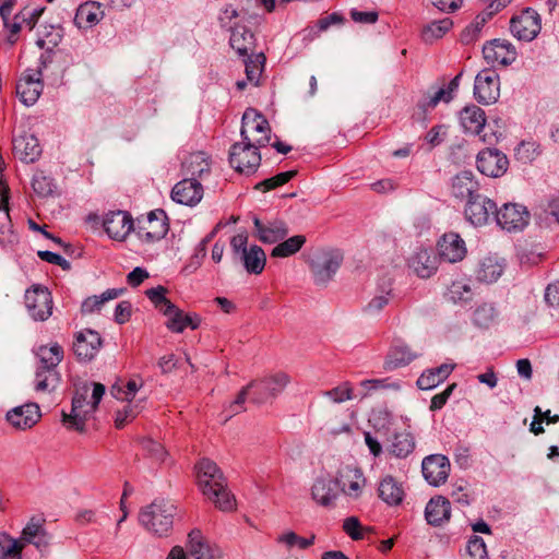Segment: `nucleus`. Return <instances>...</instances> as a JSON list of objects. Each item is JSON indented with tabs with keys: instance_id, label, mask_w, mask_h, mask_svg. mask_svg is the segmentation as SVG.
Returning <instances> with one entry per match:
<instances>
[{
	"instance_id": "1",
	"label": "nucleus",
	"mask_w": 559,
	"mask_h": 559,
	"mask_svg": "<svg viewBox=\"0 0 559 559\" xmlns=\"http://www.w3.org/2000/svg\"><path fill=\"white\" fill-rule=\"evenodd\" d=\"M197 485L202 495L224 512L236 508V498L228 489L226 477L217 464L202 459L197 465Z\"/></svg>"
},
{
	"instance_id": "2",
	"label": "nucleus",
	"mask_w": 559,
	"mask_h": 559,
	"mask_svg": "<svg viewBox=\"0 0 559 559\" xmlns=\"http://www.w3.org/2000/svg\"><path fill=\"white\" fill-rule=\"evenodd\" d=\"M93 392L88 400L90 385L83 384L75 391L72 399L71 413H62V420L69 429L84 431L86 420L95 413L105 394V385L98 382L92 383Z\"/></svg>"
},
{
	"instance_id": "3",
	"label": "nucleus",
	"mask_w": 559,
	"mask_h": 559,
	"mask_svg": "<svg viewBox=\"0 0 559 559\" xmlns=\"http://www.w3.org/2000/svg\"><path fill=\"white\" fill-rule=\"evenodd\" d=\"M141 377H132L127 381L119 380L110 388V394L118 401L128 402L122 409L117 411L115 426L124 427L132 421L143 409L145 399L134 401L136 393L143 386Z\"/></svg>"
},
{
	"instance_id": "4",
	"label": "nucleus",
	"mask_w": 559,
	"mask_h": 559,
	"mask_svg": "<svg viewBox=\"0 0 559 559\" xmlns=\"http://www.w3.org/2000/svg\"><path fill=\"white\" fill-rule=\"evenodd\" d=\"M271 134L272 129L266 118L257 109L247 108L241 119V141L261 148L270 143Z\"/></svg>"
},
{
	"instance_id": "5",
	"label": "nucleus",
	"mask_w": 559,
	"mask_h": 559,
	"mask_svg": "<svg viewBox=\"0 0 559 559\" xmlns=\"http://www.w3.org/2000/svg\"><path fill=\"white\" fill-rule=\"evenodd\" d=\"M334 484L340 493L357 500L362 496L367 479L361 468L356 464H342L335 473Z\"/></svg>"
},
{
	"instance_id": "6",
	"label": "nucleus",
	"mask_w": 559,
	"mask_h": 559,
	"mask_svg": "<svg viewBox=\"0 0 559 559\" xmlns=\"http://www.w3.org/2000/svg\"><path fill=\"white\" fill-rule=\"evenodd\" d=\"M289 382L290 377L285 372H277L251 381L249 383V388H252L251 402L254 404H263L270 399L276 397L285 390Z\"/></svg>"
},
{
	"instance_id": "7",
	"label": "nucleus",
	"mask_w": 559,
	"mask_h": 559,
	"mask_svg": "<svg viewBox=\"0 0 559 559\" xmlns=\"http://www.w3.org/2000/svg\"><path fill=\"white\" fill-rule=\"evenodd\" d=\"M229 164L240 174H253L261 164L260 148L247 142H236L229 150Z\"/></svg>"
},
{
	"instance_id": "8",
	"label": "nucleus",
	"mask_w": 559,
	"mask_h": 559,
	"mask_svg": "<svg viewBox=\"0 0 559 559\" xmlns=\"http://www.w3.org/2000/svg\"><path fill=\"white\" fill-rule=\"evenodd\" d=\"M343 257L338 251L322 250L311 258L310 270L317 285H326L340 269Z\"/></svg>"
},
{
	"instance_id": "9",
	"label": "nucleus",
	"mask_w": 559,
	"mask_h": 559,
	"mask_svg": "<svg viewBox=\"0 0 559 559\" xmlns=\"http://www.w3.org/2000/svg\"><path fill=\"white\" fill-rule=\"evenodd\" d=\"M138 520L140 524H173L181 521V515L171 501L156 499L140 510Z\"/></svg>"
},
{
	"instance_id": "10",
	"label": "nucleus",
	"mask_w": 559,
	"mask_h": 559,
	"mask_svg": "<svg viewBox=\"0 0 559 559\" xmlns=\"http://www.w3.org/2000/svg\"><path fill=\"white\" fill-rule=\"evenodd\" d=\"M168 225L164 211L157 210L148 213L145 217L138 219V237L140 240L151 243L164 238Z\"/></svg>"
},
{
	"instance_id": "11",
	"label": "nucleus",
	"mask_w": 559,
	"mask_h": 559,
	"mask_svg": "<svg viewBox=\"0 0 559 559\" xmlns=\"http://www.w3.org/2000/svg\"><path fill=\"white\" fill-rule=\"evenodd\" d=\"M500 95L499 75L490 69L481 70L475 78L474 96L478 103L490 105L498 100Z\"/></svg>"
},
{
	"instance_id": "12",
	"label": "nucleus",
	"mask_w": 559,
	"mask_h": 559,
	"mask_svg": "<svg viewBox=\"0 0 559 559\" xmlns=\"http://www.w3.org/2000/svg\"><path fill=\"white\" fill-rule=\"evenodd\" d=\"M530 221V213L525 206L518 203H507L496 211V222L504 230H522Z\"/></svg>"
},
{
	"instance_id": "13",
	"label": "nucleus",
	"mask_w": 559,
	"mask_h": 559,
	"mask_svg": "<svg viewBox=\"0 0 559 559\" xmlns=\"http://www.w3.org/2000/svg\"><path fill=\"white\" fill-rule=\"evenodd\" d=\"M25 306L36 321H45L52 313V298L48 289L35 286L25 293Z\"/></svg>"
},
{
	"instance_id": "14",
	"label": "nucleus",
	"mask_w": 559,
	"mask_h": 559,
	"mask_svg": "<svg viewBox=\"0 0 559 559\" xmlns=\"http://www.w3.org/2000/svg\"><path fill=\"white\" fill-rule=\"evenodd\" d=\"M497 205L489 198L476 194L467 200L465 217L475 226L486 225L491 215L496 214Z\"/></svg>"
},
{
	"instance_id": "15",
	"label": "nucleus",
	"mask_w": 559,
	"mask_h": 559,
	"mask_svg": "<svg viewBox=\"0 0 559 559\" xmlns=\"http://www.w3.org/2000/svg\"><path fill=\"white\" fill-rule=\"evenodd\" d=\"M510 29L521 40H533L540 32L539 15L534 10L526 9L511 20Z\"/></svg>"
},
{
	"instance_id": "16",
	"label": "nucleus",
	"mask_w": 559,
	"mask_h": 559,
	"mask_svg": "<svg viewBox=\"0 0 559 559\" xmlns=\"http://www.w3.org/2000/svg\"><path fill=\"white\" fill-rule=\"evenodd\" d=\"M450 469V461L442 454H431L426 456L421 463V471L425 479L436 487L447 481Z\"/></svg>"
},
{
	"instance_id": "17",
	"label": "nucleus",
	"mask_w": 559,
	"mask_h": 559,
	"mask_svg": "<svg viewBox=\"0 0 559 559\" xmlns=\"http://www.w3.org/2000/svg\"><path fill=\"white\" fill-rule=\"evenodd\" d=\"M476 164L481 174L497 178L507 171L509 160L502 152L496 148H486L478 153Z\"/></svg>"
},
{
	"instance_id": "18",
	"label": "nucleus",
	"mask_w": 559,
	"mask_h": 559,
	"mask_svg": "<svg viewBox=\"0 0 559 559\" xmlns=\"http://www.w3.org/2000/svg\"><path fill=\"white\" fill-rule=\"evenodd\" d=\"M483 56L488 64L507 67L515 61L516 50L507 40L493 39L483 47Z\"/></svg>"
},
{
	"instance_id": "19",
	"label": "nucleus",
	"mask_w": 559,
	"mask_h": 559,
	"mask_svg": "<svg viewBox=\"0 0 559 559\" xmlns=\"http://www.w3.org/2000/svg\"><path fill=\"white\" fill-rule=\"evenodd\" d=\"M437 247L440 259L449 263L461 262L467 254L466 243L456 233L444 234Z\"/></svg>"
},
{
	"instance_id": "20",
	"label": "nucleus",
	"mask_w": 559,
	"mask_h": 559,
	"mask_svg": "<svg viewBox=\"0 0 559 559\" xmlns=\"http://www.w3.org/2000/svg\"><path fill=\"white\" fill-rule=\"evenodd\" d=\"M102 345L98 332L86 329L75 335L73 352L79 360L91 361L99 353Z\"/></svg>"
},
{
	"instance_id": "21",
	"label": "nucleus",
	"mask_w": 559,
	"mask_h": 559,
	"mask_svg": "<svg viewBox=\"0 0 559 559\" xmlns=\"http://www.w3.org/2000/svg\"><path fill=\"white\" fill-rule=\"evenodd\" d=\"M41 414L36 403H27L7 413L8 423L19 430H26L35 426L40 419Z\"/></svg>"
},
{
	"instance_id": "22",
	"label": "nucleus",
	"mask_w": 559,
	"mask_h": 559,
	"mask_svg": "<svg viewBox=\"0 0 559 559\" xmlns=\"http://www.w3.org/2000/svg\"><path fill=\"white\" fill-rule=\"evenodd\" d=\"M506 270V260L497 254L481 258L475 270V278L480 283L491 284L498 281Z\"/></svg>"
},
{
	"instance_id": "23",
	"label": "nucleus",
	"mask_w": 559,
	"mask_h": 559,
	"mask_svg": "<svg viewBox=\"0 0 559 559\" xmlns=\"http://www.w3.org/2000/svg\"><path fill=\"white\" fill-rule=\"evenodd\" d=\"M162 313L167 318V329L175 333H182L187 328L195 330L201 323L197 314L185 313L175 304L167 305V308L162 309Z\"/></svg>"
},
{
	"instance_id": "24",
	"label": "nucleus",
	"mask_w": 559,
	"mask_h": 559,
	"mask_svg": "<svg viewBox=\"0 0 559 559\" xmlns=\"http://www.w3.org/2000/svg\"><path fill=\"white\" fill-rule=\"evenodd\" d=\"M203 198V187L199 181L187 178L178 183L171 190V199L183 205L194 206Z\"/></svg>"
},
{
	"instance_id": "25",
	"label": "nucleus",
	"mask_w": 559,
	"mask_h": 559,
	"mask_svg": "<svg viewBox=\"0 0 559 559\" xmlns=\"http://www.w3.org/2000/svg\"><path fill=\"white\" fill-rule=\"evenodd\" d=\"M187 547L189 559H216L222 556L221 550L211 546L199 528H193L188 534ZM185 559H187L186 554Z\"/></svg>"
},
{
	"instance_id": "26",
	"label": "nucleus",
	"mask_w": 559,
	"mask_h": 559,
	"mask_svg": "<svg viewBox=\"0 0 559 559\" xmlns=\"http://www.w3.org/2000/svg\"><path fill=\"white\" fill-rule=\"evenodd\" d=\"M104 228L115 240H123L133 228L132 217L123 211L110 212L104 218Z\"/></svg>"
},
{
	"instance_id": "27",
	"label": "nucleus",
	"mask_w": 559,
	"mask_h": 559,
	"mask_svg": "<svg viewBox=\"0 0 559 559\" xmlns=\"http://www.w3.org/2000/svg\"><path fill=\"white\" fill-rule=\"evenodd\" d=\"M13 154L23 163H34L41 155V146L35 135L22 134L13 140Z\"/></svg>"
},
{
	"instance_id": "28",
	"label": "nucleus",
	"mask_w": 559,
	"mask_h": 559,
	"mask_svg": "<svg viewBox=\"0 0 559 559\" xmlns=\"http://www.w3.org/2000/svg\"><path fill=\"white\" fill-rule=\"evenodd\" d=\"M41 92L40 72L24 74L16 84V94L26 106L34 105Z\"/></svg>"
},
{
	"instance_id": "29",
	"label": "nucleus",
	"mask_w": 559,
	"mask_h": 559,
	"mask_svg": "<svg viewBox=\"0 0 559 559\" xmlns=\"http://www.w3.org/2000/svg\"><path fill=\"white\" fill-rule=\"evenodd\" d=\"M257 237L264 243H276L288 235V226L284 221H272L266 224L258 217L253 219Z\"/></svg>"
},
{
	"instance_id": "30",
	"label": "nucleus",
	"mask_w": 559,
	"mask_h": 559,
	"mask_svg": "<svg viewBox=\"0 0 559 559\" xmlns=\"http://www.w3.org/2000/svg\"><path fill=\"white\" fill-rule=\"evenodd\" d=\"M34 354L37 359L36 367L46 370H57L64 357L63 347L57 342L38 346L34 349Z\"/></svg>"
},
{
	"instance_id": "31",
	"label": "nucleus",
	"mask_w": 559,
	"mask_h": 559,
	"mask_svg": "<svg viewBox=\"0 0 559 559\" xmlns=\"http://www.w3.org/2000/svg\"><path fill=\"white\" fill-rule=\"evenodd\" d=\"M420 356L419 352L414 350L406 344L394 345L390 348L383 367L388 371L403 368L412 364Z\"/></svg>"
},
{
	"instance_id": "32",
	"label": "nucleus",
	"mask_w": 559,
	"mask_h": 559,
	"mask_svg": "<svg viewBox=\"0 0 559 559\" xmlns=\"http://www.w3.org/2000/svg\"><path fill=\"white\" fill-rule=\"evenodd\" d=\"M338 495L334 480L328 477H318L311 487L313 501L322 507L333 506Z\"/></svg>"
},
{
	"instance_id": "33",
	"label": "nucleus",
	"mask_w": 559,
	"mask_h": 559,
	"mask_svg": "<svg viewBox=\"0 0 559 559\" xmlns=\"http://www.w3.org/2000/svg\"><path fill=\"white\" fill-rule=\"evenodd\" d=\"M409 267L421 278H429L438 270V259L431 250L420 249L409 259Z\"/></svg>"
},
{
	"instance_id": "34",
	"label": "nucleus",
	"mask_w": 559,
	"mask_h": 559,
	"mask_svg": "<svg viewBox=\"0 0 559 559\" xmlns=\"http://www.w3.org/2000/svg\"><path fill=\"white\" fill-rule=\"evenodd\" d=\"M460 122L465 132L479 135L486 124L485 111L476 105L466 106L460 112Z\"/></svg>"
},
{
	"instance_id": "35",
	"label": "nucleus",
	"mask_w": 559,
	"mask_h": 559,
	"mask_svg": "<svg viewBox=\"0 0 559 559\" xmlns=\"http://www.w3.org/2000/svg\"><path fill=\"white\" fill-rule=\"evenodd\" d=\"M380 499L389 506H399L405 496L404 488L394 477H383L378 486Z\"/></svg>"
},
{
	"instance_id": "36",
	"label": "nucleus",
	"mask_w": 559,
	"mask_h": 559,
	"mask_svg": "<svg viewBox=\"0 0 559 559\" xmlns=\"http://www.w3.org/2000/svg\"><path fill=\"white\" fill-rule=\"evenodd\" d=\"M425 516L427 524H439L450 520L451 503L442 496L431 498L426 506Z\"/></svg>"
},
{
	"instance_id": "37",
	"label": "nucleus",
	"mask_w": 559,
	"mask_h": 559,
	"mask_svg": "<svg viewBox=\"0 0 559 559\" xmlns=\"http://www.w3.org/2000/svg\"><path fill=\"white\" fill-rule=\"evenodd\" d=\"M104 17V11L97 2H85L81 4L75 13L74 23L80 28H90L96 25Z\"/></svg>"
},
{
	"instance_id": "38",
	"label": "nucleus",
	"mask_w": 559,
	"mask_h": 559,
	"mask_svg": "<svg viewBox=\"0 0 559 559\" xmlns=\"http://www.w3.org/2000/svg\"><path fill=\"white\" fill-rule=\"evenodd\" d=\"M477 191L478 182L469 170L461 171L452 180V193L455 198L469 200Z\"/></svg>"
},
{
	"instance_id": "39",
	"label": "nucleus",
	"mask_w": 559,
	"mask_h": 559,
	"mask_svg": "<svg viewBox=\"0 0 559 559\" xmlns=\"http://www.w3.org/2000/svg\"><path fill=\"white\" fill-rule=\"evenodd\" d=\"M453 369V364H442L437 368L428 369L419 376L417 385L420 390H431L443 382Z\"/></svg>"
},
{
	"instance_id": "40",
	"label": "nucleus",
	"mask_w": 559,
	"mask_h": 559,
	"mask_svg": "<svg viewBox=\"0 0 559 559\" xmlns=\"http://www.w3.org/2000/svg\"><path fill=\"white\" fill-rule=\"evenodd\" d=\"M211 169V159L204 152H195L190 154L182 163V171L187 176L202 177L209 174Z\"/></svg>"
},
{
	"instance_id": "41",
	"label": "nucleus",
	"mask_w": 559,
	"mask_h": 559,
	"mask_svg": "<svg viewBox=\"0 0 559 559\" xmlns=\"http://www.w3.org/2000/svg\"><path fill=\"white\" fill-rule=\"evenodd\" d=\"M388 449L399 459L407 457L415 449L414 437L406 430L394 432Z\"/></svg>"
},
{
	"instance_id": "42",
	"label": "nucleus",
	"mask_w": 559,
	"mask_h": 559,
	"mask_svg": "<svg viewBox=\"0 0 559 559\" xmlns=\"http://www.w3.org/2000/svg\"><path fill=\"white\" fill-rule=\"evenodd\" d=\"M248 273L261 274L264 270L266 255L263 249L257 245L250 246L248 251L239 257Z\"/></svg>"
},
{
	"instance_id": "43",
	"label": "nucleus",
	"mask_w": 559,
	"mask_h": 559,
	"mask_svg": "<svg viewBox=\"0 0 559 559\" xmlns=\"http://www.w3.org/2000/svg\"><path fill=\"white\" fill-rule=\"evenodd\" d=\"M230 46L240 55L247 56L253 52L254 35L251 31L242 26H237L231 31Z\"/></svg>"
},
{
	"instance_id": "44",
	"label": "nucleus",
	"mask_w": 559,
	"mask_h": 559,
	"mask_svg": "<svg viewBox=\"0 0 559 559\" xmlns=\"http://www.w3.org/2000/svg\"><path fill=\"white\" fill-rule=\"evenodd\" d=\"M50 540L51 536L45 531L44 526H24L20 542L23 545L25 543L32 544L43 551L49 546Z\"/></svg>"
},
{
	"instance_id": "45",
	"label": "nucleus",
	"mask_w": 559,
	"mask_h": 559,
	"mask_svg": "<svg viewBox=\"0 0 559 559\" xmlns=\"http://www.w3.org/2000/svg\"><path fill=\"white\" fill-rule=\"evenodd\" d=\"M35 390L37 392H51L60 382L58 370L37 368L35 370Z\"/></svg>"
},
{
	"instance_id": "46",
	"label": "nucleus",
	"mask_w": 559,
	"mask_h": 559,
	"mask_svg": "<svg viewBox=\"0 0 559 559\" xmlns=\"http://www.w3.org/2000/svg\"><path fill=\"white\" fill-rule=\"evenodd\" d=\"M306 243V236L304 235H295L289 237L288 239H283L280 243H277L271 252V257L273 258H287L295 253H297L302 246Z\"/></svg>"
},
{
	"instance_id": "47",
	"label": "nucleus",
	"mask_w": 559,
	"mask_h": 559,
	"mask_svg": "<svg viewBox=\"0 0 559 559\" xmlns=\"http://www.w3.org/2000/svg\"><path fill=\"white\" fill-rule=\"evenodd\" d=\"M448 296L454 304H466L473 299L474 292L467 280H456L450 285Z\"/></svg>"
},
{
	"instance_id": "48",
	"label": "nucleus",
	"mask_w": 559,
	"mask_h": 559,
	"mask_svg": "<svg viewBox=\"0 0 559 559\" xmlns=\"http://www.w3.org/2000/svg\"><path fill=\"white\" fill-rule=\"evenodd\" d=\"M123 293V289H108L100 296H91L86 298L82 304V312L92 313L100 310L102 306L109 300L118 298Z\"/></svg>"
},
{
	"instance_id": "49",
	"label": "nucleus",
	"mask_w": 559,
	"mask_h": 559,
	"mask_svg": "<svg viewBox=\"0 0 559 559\" xmlns=\"http://www.w3.org/2000/svg\"><path fill=\"white\" fill-rule=\"evenodd\" d=\"M23 544L0 532V559H21Z\"/></svg>"
},
{
	"instance_id": "50",
	"label": "nucleus",
	"mask_w": 559,
	"mask_h": 559,
	"mask_svg": "<svg viewBox=\"0 0 559 559\" xmlns=\"http://www.w3.org/2000/svg\"><path fill=\"white\" fill-rule=\"evenodd\" d=\"M453 22L451 19L445 17L439 21H433L426 25L423 29V38L425 41H433L441 38L452 27Z\"/></svg>"
},
{
	"instance_id": "51",
	"label": "nucleus",
	"mask_w": 559,
	"mask_h": 559,
	"mask_svg": "<svg viewBox=\"0 0 559 559\" xmlns=\"http://www.w3.org/2000/svg\"><path fill=\"white\" fill-rule=\"evenodd\" d=\"M264 62L265 56L262 52L252 55L246 60V74L249 82L258 84Z\"/></svg>"
},
{
	"instance_id": "52",
	"label": "nucleus",
	"mask_w": 559,
	"mask_h": 559,
	"mask_svg": "<svg viewBox=\"0 0 559 559\" xmlns=\"http://www.w3.org/2000/svg\"><path fill=\"white\" fill-rule=\"evenodd\" d=\"M391 299V290H382L374 295L365 306L364 311L369 316L379 314L389 304Z\"/></svg>"
},
{
	"instance_id": "53",
	"label": "nucleus",
	"mask_w": 559,
	"mask_h": 559,
	"mask_svg": "<svg viewBox=\"0 0 559 559\" xmlns=\"http://www.w3.org/2000/svg\"><path fill=\"white\" fill-rule=\"evenodd\" d=\"M296 175V170L280 173L276 176L265 179L255 186L257 189L270 191L288 182Z\"/></svg>"
},
{
	"instance_id": "54",
	"label": "nucleus",
	"mask_w": 559,
	"mask_h": 559,
	"mask_svg": "<svg viewBox=\"0 0 559 559\" xmlns=\"http://www.w3.org/2000/svg\"><path fill=\"white\" fill-rule=\"evenodd\" d=\"M34 191L40 197L50 195L53 191L52 180L47 177L43 171H37L32 181Z\"/></svg>"
},
{
	"instance_id": "55",
	"label": "nucleus",
	"mask_w": 559,
	"mask_h": 559,
	"mask_svg": "<svg viewBox=\"0 0 559 559\" xmlns=\"http://www.w3.org/2000/svg\"><path fill=\"white\" fill-rule=\"evenodd\" d=\"M167 289L164 286H157L150 288L145 292L147 298L153 302L155 308H157L160 312L163 308H167V305H171L173 302L166 298Z\"/></svg>"
},
{
	"instance_id": "56",
	"label": "nucleus",
	"mask_w": 559,
	"mask_h": 559,
	"mask_svg": "<svg viewBox=\"0 0 559 559\" xmlns=\"http://www.w3.org/2000/svg\"><path fill=\"white\" fill-rule=\"evenodd\" d=\"M466 549L471 559H487L488 557L485 542L479 536L471 537Z\"/></svg>"
},
{
	"instance_id": "57",
	"label": "nucleus",
	"mask_w": 559,
	"mask_h": 559,
	"mask_svg": "<svg viewBox=\"0 0 559 559\" xmlns=\"http://www.w3.org/2000/svg\"><path fill=\"white\" fill-rule=\"evenodd\" d=\"M332 402L343 403L352 399V388L348 383H343L324 393Z\"/></svg>"
},
{
	"instance_id": "58",
	"label": "nucleus",
	"mask_w": 559,
	"mask_h": 559,
	"mask_svg": "<svg viewBox=\"0 0 559 559\" xmlns=\"http://www.w3.org/2000/svg\"><path fill=\"white\" fill-rule=\"evenodd\" d=\"M495 319V309L491 306L484 305L476 309L474 321L479 326H488Z\"/></svg>"
},
{
	"instance_id": "59",
	"label": "nucleus",
	"mask_w": 559,
	"mask_h": 559,
	"mask_svg": "<svg viewBox=\"0 0 559 559\" xmlns=\"http://www.w3.org/2000/svg\"><path fill=\"white\" fill-rule=\"evenodd\" d=\"M313 536L310 538L300 537L297 534L290 532L283 535L280 540L285 543L288 547H298L300 549H306L313 542Z\"/></svg>"
},
{
	"instance_id": "60",
	"label": "nucleus",
	"mask_w": 559,
	"mask_h": 559,
	"mask_svg": "<svg viewBox=\"0 0 559 559\" xmlns=\"http://www.w3.org/2000/svg\"><path fill=\"white\" fill-rule=\"evenodd\" d=\"M41 12H43V9H40V10L23 9L20 13L16 14V20H20V22H22V26H26L29 29H33L40 16Z\"/></svg>"
},
{
	"instance_id": "61",
	"label": "nucleus",
	"mask_w": 559,
	"mask_h": 559,
	"mask_svg": "<svg viewBox=\"0 0 559 559\" xmlns=\"http://www.w3.org/2000/svg\"><path fill=\"white\" fill-rule=\"evenodd\" d=\"M251 393H252V388H249V384L247 386H245L238 393V395L235 399V401L233 403H230V405H229L230 416H233L235 414H238V413H240V412H242L245 409L243 404H245L248 395L249 394L251 395Z\"/></svg>"
},
{
	"instance_id": "62",
	"label": "nucleus",
	"mask_w": 559,
	"mask_h": 559,
	"mask_svg": "<svg viewBox=\"0 0 559 559\" xmlns=\"http://www.w3.org/2000/svg\"><path fill=\"white\" fill-rule=\"evenodd\" d=\"M455 386H456V384L452 383L443 392L436 394L431 399L430 411L435 412V411L441 409L445 405L448 399L452 394Z\"/></svg>"
},
{
	"instance_id": "63",
	"label": "nucleus",
	"mask_w": 559,
	"mask_h": 559,
	"mask_svg": "<svg viewBox=\"0 0 559 559\" xmlns=\"http://www.w3.org/2000/svg\"><path fill=\"white\" fill-rule=\"evenodd\" d=\"M38 257L48 263L61 266L63 270L70 269V262L62 258L60 254L51 251H38Z\"/></svg>"
},
{
	"instance_id": "64",
	"label": "nucleus",
	"mask_w": 559,
	"mask_h": 559,
	"mask_svg": "<svg viewBox=\"0 0 559 559\" xmlns=\"http://www.w3.org/2000/svg\"><path fill=\"white\" fill-rule=\"evenodd\" d=\"M248 243V236L243 233L238 234L234 236L230 240V247L235 255L238 258L243 254V251H248L249 248L247 246Z\"/></svg>"
}]
</instances>
